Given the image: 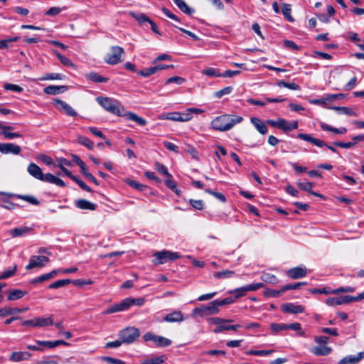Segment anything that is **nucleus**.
Here are the masks:
<instances>
[{
	"mask_svg": "<svg viewBox=\"0 0 364 364\" xmlns=\"http://www.w3.org/2000/svg\"><path fill=\"white\" fill-rule=\"evenodd\" d=\"M286 274L291 279H298L306 276L307 269L306 267H296L288 269Z\"/></svg>",
	"mask_w": 364,
	"mask_h": 364,
	"instance_id": "nucleus-11",
	"label": "nucleus"
},
{
	"mask_svg": "<svg viewBox=\"0 0 364 364\" xmlns=\"http://www.w3.org/2000/svg\"><path fill=\"white\" fill-rule=\"evenodd\" d=\"M282 311L284 313L297 314L304 311V306L302 305L294 304V303L289 302L284 304L281 308Z\"/></svg>",
	"mask_w": 364,
	"mask_h": 364,
	"instance_id": "nucleus-13",
	"label": "nucleus"
},
{
	"mask_svg": "<svg viewBox=\"0 0 364 364\" xmlns=\"http://www.w3.org/2000/svg\"><path fill=\"white\" fill-rule=\"evenodd\" d=\"M242 327L240 324H235V325H225L223 323V325L217 326L214 330L213 332L215 333H219L224 331H237L239 328Z\"/></svg>",
	"mask_w": 364,
	"mask_h": 364,
	"instance_id": "nucleus-31",
	"label": "nucleus"
},
{
	"mask_svg": "<svg viewBox=\"0 0 364 364\" xmlns=\"http://www.w3.org/2000/svg\"><path fill=\"white\" fill-rule=\"evenodd\" d=\"M296 184H297L298 187L301 190L306 191V192H308L311 195H313V196H317V197H320V198H323L321 194L318 193L314 192V191H312V188L314 187V183H311V182H297Z\"/></svg>",
	"mask_w": 364,
	"mask_h": 364,
	"instance_id": "nucleus-23",
	"label": "nucleus"
},
{
	"mask_svg": "<svg viewBox=\"0 0 364 364\" xmlns=\"http://www.w3.org/2000/svg\"><path fill=\"white\" fill-rule=\"evenodd\" d=\"M183 320V314L181 311H174L164 317V321L168 323L181 322Z\"/></svg>",
	"mask_w": 364,
	"mask_h": 364,
	"instance_id": "nucleus-17",
	"label": "nucleus"
},
{
	"mask_svg": "<svg viewBox=\"0 0 364 364\" xmlns=\"http://www.w3.org/2000/svg\"><path fill=\"white\" fill-rule=\"evenodd\" d=\"M31 230L28 227H20L11 230L10 235L12 237H21L26 235Z\"/></svg>",
	"mask_w": 364,
	"mask_h": 364,
	"instance_id": "nucleus-30",
	"label": "nucleus"
},
{
	"mask_svg": "<svg viewBox=\"0 0 364 364\" xmlns=\"http://www.w3.org/2000/svg\"><path fill=\"white\" fill-rule=\"evenodd\" d=\"M205 191L212 196H213L215 198H217L218 200L225 203L226 202V197L221 193L212 191L210 188H207L205 190Z\"/></svg>",
	"mask_w": 364,
	"mask_h": 364,
	"instance_id": "nucleus-56",
	"label": "nucleus"
},
{
	"mask_svg": "<svg viewBox=\"0 0 364 364\" xmlns=\"http://www.w3.org/2000/svg\"><path fill=\"white\" fill-rule=\"evenodd\" d=\"M178 9L186 14L191 15L194 10L190 8L183 0H173Z\"/></svg>",
	"mask_w": 364,
	"mask_h": 364,
	"instance_id": "nucleus-29",
	"label": "nucleus"
},
{
	"mask_svg": "<svg viewBox=\"0 0 364 364\" xmlns=\"http://www.w3.org/2000/svg\"><path fill=\"white\" fill-rule=\"evenodd\" d=\"M129 15L135 18L140 24H143L146 22L150 23V21H151L144 14H136L134 11H130Z\"/></svg>",
	"mask_w": 364,
	"mask_h": 364,
	"instance_id": "nucleus-39",
	"label": "nucleus"
},
{
	"mask_svg": "<svg viewBox=\"0 0 364 364\" xmlns=\"http://www.w3.org/2000/svg\"><path fill=\"white\" fill-rule=\"evenodd\" d=\"M26 294V291H23L21 289H14L9 292V294L7 296V299L9 301L18 300L19 299H21Z\"/></svg>",
	"mask_w": 364,
	"mask_h": 364,
	"instance_id": "nucleus-34",
	"label": "nucleus"
},
{
	"mask_svg": "<svg viewBox=\"0 0 364 364\" xmlns=\"http://www.w3.org/2000/svg\"><path fill=\"white\" fill-rule=\"evenodd\" d=\"M4 311H6L4 314V316H9V315H13L16 314L23 313L28 310V307H25L23 309L19 308H11V307H4L3 308Z\"/></svg>",
	"mask_w": 364,
	"mask_h": 364,
	"instance_id": "nucleus-41",
	"label": "nucleus"
},
{
	"mask_svg": "<svg viewBox=\"0 0 364 364\" xmlns=\"http://www.w3.org/2000/svg\"><path fill=\"white\" fill-rule=\"evenodd\" d=\"M9 197H14L18 199L23 200L27 201L28 203L34 205H38L40 202L38 199H36L34 196L30 195H21V194H9L6 196H4L1 198V203L0 205L1 207L7 210H13L16 207H19L18 204H15L14 203L9 200Z\"/></svg>",
	"mask_w": 364,
	"mask_h": 364,
	"instance_id": "nucleus-3",
	"label": "nucleus"
},
{
	"mask_svg": "<svg viewBox=\"0 0 364 364\" xmlns=\"http://www.w3.org/2000/svg\"><path fill=\"white\" fill-rule=\"evenodd\" d=\"M364 357V352H360L358 355H348L342 358L338 364H355L358 363Z\"/></svg>",
	"mask_w": 364,
	"mask_h": 364,
	"instance_id": "nucleus-19",
	"label": "nucleus"
},
{
	"mask_svg": "<svg viewBox=\"0 0 364 364\" xmlns=\"http://www.w3.org/2000/svg\"><path fill=\"white\" fill-rule=\"evenodd\" d=\"M55 102L57 105H60V109L63 110L67 115L71 117H75L77 115V113L74 110V109L65 102L58 99H56Z\"/></svg>",
	"mask_w": 364,
	"mask_h": 364,
	"instance_id": "nucleus-21",
	"label": "nucleus"
},
{
	"mask_svg": "<svg viewBox=\"0 0 364 364\" xmlns=\"http://www.w3.org/2000/svg\"><path fill=\"white\" fill-rule=\"evenodd\" d=\"M126 301H127V304L128 306V309H129L130 306H132L133 305H135L137 306H141L144 305V304L145 302V299L141 297L137 298V299L128 297V298H126Z\"/></svg>",
	"mask_w": 364,
	"mask_h": 364,
	"instance_id": "nucleus-42",
	"label": "nucleus"
},
{
	"mask_svg": "<svg viewBox=\"0 0 364 364\" xmlns=\"http://www.w3.org/2000/svg\"><path fill=\"white\" fill-rule=\"evenodd\" d=\"M208 321L213 324L217 325V326L223 325V323L232 322L231 319H223L219 317H213L208 319Z\"/></svg>",
	"mask_w": 364,
	"mask_h": 364,
	"instance_id": "nucleus-60",
	"label": "nucleus"
},
{
	"mask_svg": "<svg viewBox=\"0 0 364 364\" xmlns=\"http://www.w3.org/2000/svg\"><path fill=\"white\" fill-rule=\"evenodd\" d=\"M97 102L108 112L119 117H125L127 119L132 120L141 126L146 124V121L136 115L134 112H125L124 107L117 100H114L107 97H98Z\"/></svg>",
	"mask_w": 364,
	"mask_h": 364,
	"instance_id": "nucleus-1",
	"label": "nucleus"
},
{
	"mask_svg": "<svg viewBox=\"0 0 364 364\" xmlns=\"http://www.w3.org/2000/svg\"><path fill=\"white\" fill-rule=\"evenodd\" d=\"M75 206L81 210H95L97 208V205L92 203L85 199H80L75 200Z\"/></svg>",
	"mask_w": 364,
	"mask_h": 364,
	"instance_id": "nucleus-25",
	"label": "nucleus"
},
{
	"mask_svg": "<svg viewBox=\"0 0 364 364\" xmlns=\"http://www.w3.org/2000/svg\"><path fill=\"white\" fill-rule=\"evenodd\" d=\"M228 294H233L234 298L236 300L240 297L245 296L247 292H246V290H245L244 286H242L241 287L236 288L233 290L229 291Z\"/></svg>",
	"mask_w": 364,
	"mask_h": 364,
	"instance_id": "nucleus-45",
	"label": "nucleus"
},
{
	"mask_svg": "<svg viewBox=\"0 0 364 364\" xmlns=\"http://www.w3.org/2000/svg\"><path fill=\"white\" fill-rule=\"evenodd\" d=\"M4 88L6 90H11V91H14L16 92H21L23 90V89L21 86H19L18 85H15V84H10V83L4 84Z\"/></svg>",
	"mask_w": 364,
	"mask_h": 364,
	"instance_id": "nucleus-61",
	"label": "nucleus"
},
{
	"mask_svg": "<svg viewBox=\"0 0 364 364\" xmlns=\"http://www.w3.org/2000/svg\"><path fill=\"white\" fill-rule=\"evenodd\" d=\"M145 342L152 341L156 347H167L171 345V340L161 336L156 335L151 332H147L143 336Z\"/></svg>",
	"mask_w": 364,
	"mask_h": 364,
	"instance_id": "nucleus-7",
	"label": "nucleus"
},
{
	"mask_svg": "<svg viewBox=\"0 0 364 364\" xmlns=\"http://www.w3.org/2000/svg\"><path fill=\"white\" fill-rule=\"evenodd\" d=\"M285 291H283V287L279 290L267 289L264 291V295L267 297H278L282 295Z\"/></svg>",
	"mask_w": 364,
	"mask_h": 364,
	"instance_id": "nucleus-51",
	"label": "nucleus"
},
{
	"mask_svg": "<svg viewBox=\"0 0 364 364\" xmlns=\"http://www.w3.org/2000/svg\"><path fill=\"white\" fill-rule=\"evenodd\" d=\"M321 127L324 131L332 132L336 134H345L347 132L346 127L335 128L325 123H322Z\"/></svg>",
	"mask_w": 364,
	"mask_h": 364,
	"instance_id": "nucleus-28",
	"label": "nucleus"
},
{
	"mask_svg": "<svg viewBox=\"0 0 364 364\" xmlns=\"http://www.w3.org/2000/svg\"><path fill=\"white\" fill-rule=\"evenodd\" d=\"M54 53L63 65L68 67L73 65L72 61L66 56L61 55L57 51H54Z\"/></svg>",
	"mask_w": 364,
	"mask_h": 364,
	"instance_id": "nucleus-52",
	"label": "nucleus"
},
{
	"mask_svg": "<svg viewBox=\"0 0 364 364\" xmlns=\"http://www.w3.org/2000/svg\"><path fill=\"white\" fill-rule=\"evenodd\" d=\"M277 85L279 87H286V88H288V89L292 90H301V87L298 84H296L294 82H287L284 80H279L277 82Z\"/></svg>",
	"mask_w": 364,
	"mask_h": 364,
	"instance_id": "nucleus-36",
	"label": "nucleus"
},
{
	"mask_svg": "<svg viewBox=\"0 0 364 364\" xmlns=\"http://www.w3.org/2000/svg\"><path fill=\"white\" fill-rule=\"evenodd\" d=\"M87 78L95 82H106L109 80L107 77H102L95 72H90L86 75Z\"/></svg>",
	"mask_w": 364,
	"mask_h": 364,
	"instance_id": "nucleus-33",
	"label": "nucleus"
},
{
	"mask_svg": "<svg viewBox=\"0 0 364 364\" xmlns=\"http://www.w3.org/2000/svg\"><path fill=\"white\" fill-rule=\"evenodd\" d=\"M31 357V353L28 351L13 352L10 356V360L14 362L28 360Z\"/></svg>",
	"mask_w": 364,
	"mask_h": 364,
	"instance_id": "nucleus-24",
	"label": "nucleus"
},
{
	"mask_svg": "<svg viewBox=\"0 0 364 364\" xmlns=\"http://www.w3.org/2000/svg\"><path fill=\"white\" fill-rule=\"evenodd\" d=\"M233 90L232 87L228 86L215 92V97L217 98H221L223 96L229 95Z\"/></svg>",
	"mask_w": 364,
	"mask_h": 364,
	"instance_id": "nucleus-55",
	"label": "nucleus"
},
{
	"mask_svg": "<svg viewBox=\"0 0 364 364\" xmlns=\"http://www.w3.org/2000/svg\"><path fill=\"white\" fill-rule=\"evenodd\" d=\"M281 122L282 126L280 127L284 132H289L292 129H296L299 127V123L297 121H292L291 122H287L284 119H281Z\"/></svg>",
	"mask_w": 364,
	"mask_h": 364,
	"instance_id": "nucleus-27",
	"label": "nucleus"
},
{
	"mask_svg": "<svg viewBox=\"0 0 364 364\" xmlns=\"http://www.w3.org/2000/svg\"><path fill=\"white\" fill-rule=\"evenodd\" d=\"M219 311L220 309H218L217 301L214 300L210 302L208 305H201L193 309L192 311V316L203 317L205 316L217 314Z\"/></svg>",
	"mask_w": 364,
	"mask_h": 364,
	"instance_id": "nucleus-4",
	"label": "nucleus"
},
{
	"mask_svg": "<svg viewBox=\"0 0 364 364\" xmlns=\"http://www.w3.org/2000/svg\"><path fill=\"white\" fill-rule=\"evenodd\" d=\"M166 186L174 192L177 196H180L181 191L177 188V183L176 181L171 179V178L167 177L164 181Z\"/></svg>",
	"mask_w": 364,
	"mask_h": 364,
	"instance_id": "nucleus-37",
	"label": "nucleus"
},
{
	"mask_svg": "<svg viewBox=\"0 0 364 364\" xmlns=\"http://www.w3.org/2000/svg\"><path fill=\"white\" fill-rule=\"evenodd\" d=\"M21 151L20 146L13 143H0V152L3 154L18 155Z\"/></svg>",
	"mask_w": 364,
	"mask_h": 364,
	"instance_id": "nucleus-10",
	"label": "nucleus"
},
{
	"mask_svg": "<svg viewBox=\"0 0 364 364\" xmlns=\"http://www.w3.org/2000/svg\"><path fill=\"white\" fill-rule=\"evenodd\" d=\"M270 328L273 333H277L280 331H285L287 330V324L286 323H272L270 325Z\"/></svg>",
	"mask_w": 364,
	"mask_h": 364,
	"instance_id": "nucleus-57",
	"label": "nucleus"
},
{
	"mask_svg": "<svg viewBox=\"0 0 364 364\" xmlns=\"http://www.w3.org/2000/svg\"><path fill=\"white\" fill-rule=\"evenodd\" d=\"M243 117L239 115L225 114L215 117L211 122V127L216 131L226 132L241 123Z\"/></svg>",
	"mask_w": 364,
	"mask_h": 364,
	"instance_id": "nucleus-2",
	"label": "nucleus"
},
{
	"mask_svg": "<svg viewBox=\"0 0 364 364\" xmlns=\"http://www.w3.org/2000/svg\"><path fill=\"white\" fill-rule=\"evenodd\" d=\"M43 178V181H46V182H48V183H50L52 184H55L60 187L65 186V183L62 179L54 176L53 174H52L50 173H48L46 175H44Z\"/></svg>",
	"mask_w": 364,
	"mask_h": 364,
	"instance_id": "nucleus-22",
	"label": "nucleus"
},
{
	"mask_svg": "<svg viewBox=\"0 0 364 364\" xmlns=\"http://www.w3.org/2000/svg\"><path fill=\"white\" fill-rule=\"evenodd\" d=\"M156 73V68L155 66L146 68L138 71V74L142 77H149Z\"/></svg>",
	"mask_w": 364,
	"mask_h": 364,
	"instance_id": "nucleus-53",
	"label": "nucleus"
},
{
	"mask_svg": "<svg viewBox=\"0 0 364 364\" xmlns=\"http://www.w3.org/2000/svg\"><path fill=\"white\" fill-rule=\"evenodd\" d=\"M262 287H264V284L262 282L252 283L244 286L246 292L257 291Z\"/></svg>",
	"mask_w": 364,
	"mask_h": 364,
	"instance_id": "nucleus-58",
	"label": "nucleus"
},
{
	"mask_svg": "<svg viewBox=\"0 0 364 364\" xmlns=\"http://www.w3.org/2000/svg\"><path fill=\"white\" fill-rule=\"evenodd\" d=\"M311 352L317 356L327 355L331 352V348L326 346H316L311 350Z\"/></svg>",
	"mask_w": 364,
	"mask_h": 364,
	"instance_id": "nucleus-26",
	"label": "nucleus"
},
{
	"mask_svg": "<svg viewBox=\"0 0 364 364\" xmlns=\"http://www.w3.org/2000/svg\"><path fill=\"white\" fill-rule=\"evenodd\" d=\"M53 324L52 316L48 318L36 317V327H46Z\"/></svg>",
	"mask_w": 364,
	"mask_h": 364,
	"instance_id": "nucleus-32",
	"label": "nucleus"
},
{
	"mask_svg": "<svg viewBox=\"0 0 364 364\" xmlns=\"http://www.w3.org/2000/svg\"><path fill=\"white\" fill-rule=\"evenodd\" d=\"M250 122L261 134L264 135L267 133V127L259 118L252 117Z\"/></svg>",
	"mask_w": 364,
	"mask_h": 364,
	"instance_id": "nucleus-20",
	"label": "nucleus"
},
{
	"mask_svg": "<svg viewBox=\"0 0 364 364\" xmlns=\"http://www.w3.org/2000/svg\"><path fill=\"white\" fill-rule=\"evenodd\" d=\"M0 135L3 136L5 139H13L14 138L21 137L22 135L17 132L0 131Z\"/></svg>",
	"mask_w": 364,
	"mask_h": 364,
	"instance_id": "nucleus-59",
	"label": "nucleus"
},
{
	"mask_svg": "<svg viewBox=\"0 0 364 364\" xmlns=\"http://www.w3.org/2000/svg\"><path fill=\"white\" fill-rule=\"evenodd\" d=\"M233 275H235V272L231 270H223L220 272H216L214 273L213 276L215 278L217 279H226V278H230Z\"/></svg>",
	"mask_w": 364,
	"mask_h": 364,
	"instance_id": "nucleus-43",
	"label": "nucleus"
},
{
	"mask_svg": "<svg viewBox=\"0 0 364 364\" xmlns=\"http://www.w3.org/2000/svg\"><path fill=\"white\" fill-rule=\"evenodd\" d=\"M155 168L159 173L166 176V177L172 178V175L168 171L167 168L164 164L159 162H156Z\"/></svg>",
	"mask_w": 364,
	"mask_h": 364,
	"instance_id": "nucleus-50",
	"label": "nucleus"
},
{
	"mask_svg": "<svg viewBox=\"0 0 364 364\" xmlns=\"http://www.w3.org/2000/svg\"><path fill=\"white\" fill-rule=\"evenodd\" d=\"M64 75L60 73H47L40 78L41 80H63Z\"/></svg>",
	"mask_w": 364,
	"mask_h": 364,
	"instance_id": "nucleus-48",
	"label": "nucleus"
},
{
	"mask_svg": "<svg viewBox=\"0 0 364 364\" xmlns=\"http://www.w3.org/2000/svg\"><path fill=\"white\" fill-rule=\"evenodd\" d=\"M154 256L155 259L153 262L155 264H162L168 261H174L181 257V255L178 252L168 250L156 252L154 254Z\"/></svg>",
	"mask_w": 364,
	"mask_h": 364,
	"instance_id": "nucleus-5",
	"label": "nucleus"
},
{
	"mask_svg": "<svg viewBox=\"0 0 364 364\" xmlns=\"http://www.w3.org/2000/svg\"><path fill=\"white\" fill-rule=\"evenodd\" d=\"M123 55H124L123 48L112 46L111 53L106 55L105 61L109 65H116L122 60V57Z\"/></svg>",
	"mask_w": 364,
	"mask_h": 364,
	"instance_id": "nucleus-8",
	"label": "nucleus"
},
{
	"mask_svg": "<svg viewBox=\"0 0 364 364\" xmlns=\"http://www.w3.org/2000/svg\"><path fill=\"white\" fill-rule=\"evenodd\" d=\"M17 267L14 265L12 268L4 270L0 274V279H5L14 276L16 272Z\"/></svg>",
	"mask_w": 364,
	"mask_h": 364,
	"instance_id": "nucleus-47",
	"label": "nucleus"
},
{
	"mask_svg": "<svg viewBox=\"0 0 364 364\" xmlns=\"http://www.w3.org/2000/svg\"><path fill=\"white\" fill-rule=\"evenodd\" d=\"M185 81H186V80L184 78L181 77L173 76V77H171L168 79H167L166 82H165V84L168 85V84H170V83H175L176 85H181Z\"/></svg>",
	"mask_w": 364,
	"mask_h": 364,
	"instance_id": "nucleus-62",
	"label": "nucleus"
},
{
	"mask_svg": "<svg viewBox=\"0 0 364 364\" xmlns=\"http://www.w3.org/2000/svg\"><path fill=\"white\" fill-rule=\"evenodd\" d=\"M282 6H282V13L283 16H284V18L289 22H294V19L292 17V16L291 15V5L288 4H283Z\"/></svg>",
	"mask_w": 364,
	"mask_h": 364,
	"instance_id": "nucleus-35",
	"label": "nucleus"
},
{
	"mask_svg": "<svg viewBox=\"0 0 364 364\" xmlns=\"http://www.w3.org/2000/svg\"><path fill=\"white\" fill-rule=\"evenodd\" d=\"M68 89L66 85H49L44 88L43 91L46 94L55 95L59 93H63Z\"/></svg>",
	"mask_w": 364,
	"mask_h": 364,
	"instance_id": "nucleus-18",
	"label": "nucleus"
},
{
	"mask_svg": "<svg viewBox=\"0 0 364 364\" xmlns=\"http://www.w3.org/2000/svg\"><path fill=\"white\" fill-rule=\"evenodd\" d=\"M127 183L132 187L134 188L138 191H144L147 187L146 186L139 183V182L136 181H129Z\"/></svg>",
	"mask_w": 364,
	"mask_h": 364,
	"instance_id": "nucleus-63",
	"label": "nucleus"
},
{
	"mask_svg": "<svg viewBox=\"0 0 364 364\" xmlns=\"http://www.w3.org/2000/svg\"><path fill=\"white\" fill-rule=\"evenodd\" d=\"M49 261V258L43 255H33L30 258L29 263L26 265V269L30 270L36 267H42Z\"/></svg>",
	"mask_w": 364,
	"mask_h": 364,
	"instance_id": "nucleus-9",
	"label": "nucleus"
},
{
	"mask_svg": "<svg viewBox=\"0 0 364 364\" xmlns=\"http://www.w3.org/2000/svg\"><path fill=\"white\" fill-rule=\"evenodd\" d=\"M189 203L196 210H201L203 209L204 205L202 200L190 199Z\"/></svg>",
	"mask_w": 364,
	"mask_h": 364,
	"instance_id": "nucleus-64",
	"label": "nucleus"
},
{
	"mask_svg": "<svg viewBox=\"0 0 364 364\" xmlns=\"http://www.w3.org/2000/svg\"><path fill=\"white\" fill-rule=\"evenodd\" d=\"M261 279L267 283L269 284H277L279 283L278 278L272 274L268 272H263L261 276Z\"/></svg>",
	"mask_w": 364,
	"mask_h": 364,
	"instance_id": "nucleus-38",
	"label": "nucleus"
},
{
	"mask_svg": "<svg viewBox=\"0 0 364 364\" xmlns=\"http://www.w3.org/2000/svg\"><path fill=\"white\" fill-rule=\"evenodd\" d=\"M77 142L80 145L87 147L89 150H92L94 149V143L86 136H79L77 137Z\"/></svg>",
	"mask_w": 364,
	"mask_h": 364,
	"instance_id": "nucleus-40",
	"label": "nucleus"
},
{
	"mask_svg": "<svg viewBox=\"0 0 364 364\" xmlns=\"http://www.w3.org/2000/svg\"><path fill=\"white\" fill-rule=\"evenodd\" d=\"M202 73L210 77H222V73H220L218 69L214 68H205L202 71Z\"/></svg>",
	"mask_w": 364,
	"mask_h": 364,
	"instance_id": "nucleus-46",
	"label": "nucleus"
},
{
	"mask_svg": "<svg viewBox=\"0 0 364 364\" xmlns=\"http://www.w3.org/2000/svg\"><path fill=\"white\" fill-rule=\"evenodd\" d=\"M310 292L314 294H333V290L331 289L330 287H323V288H315V289H311Z\"/></svg>",
	"mask_w": 364,
	"mask_h": 364,
	"instance_id": "nucleus-49",
	"label": "nucleus"
},
{
	"mask_svg": "<svg viewBox=\"0 0 364 364\" xmlns=\"http://www.w3.org/2000/svg\"><path fill=\"white\" fill-rule=\"evenodd\" d=\"M350 302H353V301L352 296L350 295L328 298L325 301V303L330 306L341 305L343 304H348Z\"/></svg>",
	"mask_w": 364,
	"mask_h": 364,
	"instance_id": "nucleus-12",
	"label": "nucleus"
},
{
	"mask_svg": "<svg viewBox=\"0 0 364 364\" xmlns=\"http://www.w3.org/2000/svg\"><path fill=\"white\" fill-rule=\"evenodd\" d=\"M27 171L33 178L40 181H43V177L44 174L43 173L41 168L36 164L31 163L28 166Z\"/></svg>",
	"mask_w": 364,
	"mask_h": 364,
	"instance_id": "nucleus-15",
	"label": "nucleus"
},
{
	"mask_svg": "<svg viewBox=\"0 0 364 364\" xmlns=\"http://www.w3.org/2000/svg\"><path fill=\"white\" fill-rule=\"evenodd\" d=\"M140 336V331L135 327H127L119 331V336L124 343H134Z\"/></svg>",
	"mask_w": 364,
	"mask_h": 364,
	"instance_id": "nucleus-6",
	"label": "nucleus"
},
{
	"mask_svg": "<svg viewBox=\"0 0 364 364\" xmlns=\"http://www.w3.org/2000/svg\"><path fill=\"white\" fill-rule=\"evenodd\" d=\"M274 350H250L247 353L248 355H257V356H264L268 355L272 353Z\"/></svg>",
	"mask_w": 364,
	"mask_h": 364,
	"instance_id": "nucleus-54",
	"label": "nucleus"
},
{
	"mask_svg": "<svg viewBox=\"0 0 364 364\" xmlns=\"http://www.w3.org/2000/svg\"><path fill=\"white\" fill-rule=\"evenodd\" d=\"M127 309H129L128 306L127 304L126 299H124L119 303L114 304V305L111 306L110 307H109L108 309L105 310L102 312V314L107 315V314H111L116 313V312L124 311H127Z\"/></svg>",
	"mask_w": 364,
	"mask_h": 364,
	"instance_id": "nucleus-14",
	"label": "nucleus"
},
{
	"mask_svg": "<svg viewBox=\"0 0 364 364\" xmlns=\"http://www.w3.org/2000/svg\"><path fill=\"white\" fill-rule=\"evenodd\" d=\"M297 138L312 143L316 146L323 147L327 146V144L321 139L312 137L310 134L300 133L297 135Z\"/></svg>",
	"mask_w": 364,
	"mask_h": 364,
	"instance_id": "nucleus-16",
	"label": "nucleus"
},
{
	"mask_svg": "<svg viewBox=\"0 0 364 364\" xmlns=\"http://www.w3.org/2000/svg\"><path fill=\"white\" fill-rule=\"evenodd\" d=\"M70 283H71V279H64L58 280V281H55V282L51 283L48 286V287H49V289H58V288L63 287L67 284H69Z\"/></svg>",
	"mask_w": 364,
	"mask_h": 364,
	"instance_id": "nucleus-44",
	"label": "nucleus"
}]
</instances>
